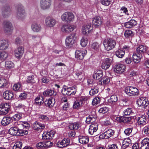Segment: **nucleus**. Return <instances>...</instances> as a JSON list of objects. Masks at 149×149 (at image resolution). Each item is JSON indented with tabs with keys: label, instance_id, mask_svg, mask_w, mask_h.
<instances>
[{
	"label": "nucleus",
	"instance_id": "f257e3e1",
	"mask_svg": "<svg viewBox=\"0 0 149 149\" xmlns=\"http://www.w3.org/2000/svg\"><path fill=\"white\" fill-rule=\"evenodd\" d=\"M146 50L147 47L146 46L142 45H139L136 48V52L132 56L134 62L136 63L140 62L143 55Z\"/></svg>",
	"mask_w": 149,
	"mask_h": 149
},
{
	"label": "nucleus",
	"instance_id": "f03ea898",
	"mask_svg": "<svg viewBox=\"0 0 149 149\" xmlns=\"http://www.w3.org/2000/svg\"><path fill=\"white\" fill-rule=\"evenodd\" d=\"M77 87L76 86L68 87L67 86H64L61 90L62 93L64 95H74L77 92Z\"/></svg>",
	"mask_w": 149,
	"mask_h": 149
},
{
	"label": "nucleus",
	"instance_id": "7ed1b4c3",
	"mask_svg": "<svg viewBox=\"0 0 149 149\" xmlns=\"http://www.w3.org/2000/svg\"><path fill=\"white\" fill-rule=\"evenodd\" d=\"M74 14L72 12H66L61 15V18L62 21L70 23L74 20Z\"/></svg>",
	"mask_w": 149,
	"mask_h": 149
},
{
	"label": "nucleus",
	"instance_id": "20e7f679",
	"mask_svg": "<svg viewBox=\"0 0 149 149\" xmlns=\"http://www.w3.org/2000/svg\"><path fill=\"white\" fill-rule=\"evenodd\" d=\"M125 93L129 96H136L139 93V90L136 88L132 86H127L125 88Z\"/></svg>",
	"mask_w": 149,
	"mask_h": 149
},
{
	"label": "nucleus",
	"instance_id": "39448f33",
	"mask_svg": "<svg viewBox=\"0 0 149 149\" xmlns=\"http://www.w3.org/2000/svg\"><path fill=\"white\" fill-rule=\"evenodd\" d=\"M103 45L105 49L108 51L115 47L116 42L115 40L112 39H107L104 40Z\"/></svg>",
	"mask_w": 149,
	"mask_h": 149
},
{
	"label": "nucleus",
	"instance_id": "423d86ee",
	"mask_svg": "<svg viewBox=\"0 0 149 149\" xmlns=\"http://www.w3.org/2000/svg\"><path fill=\"white\" fill-rule=\"evenodd\" d=\"M3 30L7 34L11 35L12 33L13 26L11 22L8 21H6L3 23Z\"/></svg>",
	"mask_w": 149,
	"mask_h": 149
},
{
	"label": "nucleus",
	"instance_id": "0eeeda50",
	"mask_svg": "<svg viewBox=\"0 0 149 149\" xmlns=\"http://www.w3.org/2000/svg\"><path fill=\"white\" fill-rule=\"evenodd\" d=\"M77 37L76 34L74 33L71 34L67 37L65 40V44L67 46L71 47L74 43Z\"/></svg>",
	"mask_w": 149,
	"mask_h": 149
},
{
	"label": "nucleus",
	"instance_id": "6e6552de",
	"mask_svg": "<svg viewBox=\"0 0 149 149\" xmlns=\"http://www.w3.org/2000/svg\"><path fill=\"white\" fill-rule=\"evenodd\" d=\"M75 28L74 25L70 24H65L61 27V31L63 33H68L72 31Z\"/></svg>",
	"mask_w": 149,
	"mask_h": 149
},
{
	"label": "nucleus",
	"instance_id": "1a4fd4ad",
	"mask_svg": "<svg viewBox=\"0 0 149 149\" xmlns=\"http://www.w3.org/2000/svg\"><path fill=\"white\" fill-rule=\"evenodd\" d=\"M10 105L9 103H4L0 104V114L3 115L6 114L10 109Z\"/></svg>",
	"mask_w": 149,
	"mask_h": 149
},
{
	"label": "nucleus",
	"instance_id": "9d476101",
	"mask_svg": "<svg viewBox=\"0 0 149 149\" xmlns=\"http://www.w3.org/2000/svg\"><path fill=\"white\" fill-rule=\"evenodd\" d=\"M93 29V26L90 23L86 24L82 26L81 31L82 33L87 36Z\"/></svg>",
	"mask_w": 149,
	"mask_h": 149
},
{
	"label": "nucleus",
	"instance_id": "9b49d317",
	"mask_svg": "<svg viewBox=\"0 0 149 149\" xmlns=\"http://www.w3.org/2000/svg\"><path fill=\"white\" fill-rule=\"evenodd\" d=\"M137 104L139 107L145 108L148 105L149 102L148 100L146 97H141L137 101Z\"/></svg>",
	"mask_w": 149,
	"mask_h": 149
},
{
	"label": "nucleus",
	"instance_id": "f8f14e48",
	"mask_svg": "<svg viewBox=\"0 0 149 149\" xmlns=\"http://www.w3.org/2000/svg\"><path fill=\"white\" fill-rule=\"evenodd\" d=\"M114 131L111 129H109L105 131L100 136L101 139H107L111 137L113 135Z\"/></svg>",
	"mask_w": 149,
	"mask_h": 149
},
{
	"label": "nucleus",
	"instance_id": "ddd939ff",
	"mask_svg": "<svg viewBox=\"0 0 149 149\" xmlns=\"http://www.w3.org/2000/svg\"><path fill=\"white\" fill-rule=\"evenodd\" d=\"M45 23L47 27L51 28L53 27L55 25L56 21L53 18L48 17L46 18Z\"/></svg>",
	"mask_w": 149,
	"mask_h": 149
},
{
	"label": "nucleus",
	"instance_id": "4468645a",
	"mask_svg": "<svg viewBox=\"0 0 149 149\" xmlns=\"http://www.w3.org/2000/svg\"><path fill=\"white\" fill-rule=\"evenodd\" d=\"M24 52V48L22 46H19L15 51V56L17 58L20 59L22 56Z\"/></svg>",
	"mask_w": 149,
	"mask_h": 149
},
{
	"label": "nucleus",
	"instance_id": "2eb2a0df",
	"mask_svg": "<svg viewBox=\"0 0 149 149\" xmlns=\"http://www.w3.org/2000/svg\"><path fill=\"white\" fill-rule=\"evenodd\" d=\"M138 125L140 127H143L147 123V118L145 115H141L137 119Z\"/></svg>",
	"mask_w": 149,
	"mask_h": 149
},
{
	"label": "nucleus",
	"instance_id": "dca6fc26",
	"mask_svg": "<svg viewBox=\"0 0 149 149\" xmlns=\"http://www.w3.org/2000/svg\"><path fill=\"white\" fill-rule=\"evenodd\" d=\"M40 7L43 10L49 8L51 4V0H41L40 1Z\"/></svg>",
	"mask_w": 149,
	"mask_h": 149
},
{
	"label": "nucleus",
	"instance_id": "f3484780",
	"mask_svg": "<svg viewBox=\"0 0 149 149\" xmlns=\"http://www.w3.org/2000/svg\"><path fill=\"white\" fill-rule=\"evenodd\" d=\"M26 16V14L23 6H21L20 8H18L17 13V17L19 19H23Z\"/></svg>",
	"mask_w": 149,
	"mask_h": 149
},
{
	"label": "nucleus",
	"instance_id": "a211bd4d",
	"mask_svg": "<svg viewBox=\"0 0 149 149\" xmlns=\"http://www.w3.org/2000/svg\"><path fill=\"white\" fill-rule=\"evenodd\" d=\"M55 133L54 130L44 133L42 134V139L43 140H49L52 139Z\"/></svg>",
	"mask_w": 149,
	"mask_h": 149
},
{
	"label": "nucleus",
	"instance_id": "6ab92c4d",
	"mask_svg": "<svg viewBox=\"0 0 149 149\" xmlns=\"http://www.w3.org/2000/svg\"><path fill=\"white\" fill-rule=\"evenodd\" d=\"M125 65L124 64L117 65L114 69V71L117 73L121 74L125 70Z\"/></svg>",
	"mask_w": 149,
	"mask_h": 149
},
{
	"label": "nucleus",
	"instance_id": "aec40b11",
	"mask_svg": "<svg viewBox=\"0 0 149 149\" xmlns=\"http://www.w3.org/2000/svg\"><path fill=\"white\" fill-rule=\"evenodd\" d=\"M141 149H149V139H144L141 142Z\"/></svg>",
	"mask_w": 149,
	"mask_h": 149
},
{
	"label": "nucleus",
	"instance_id": "412c9836",
	"mask_svg": "<svg viewBox=\"0 0 149 149\" xmlns=\"http://www.w3.org/2000/svg\"><path fill=\"white\" fill-rule=\"evenodd\" d=\"M45 127L44 124L38 122L36 121L33 123L32 127L35 130H43Z\"/></svg>",
	"mask_w": 149,
	"mask_h": 149
},
{
	"label": "nucleus",
	"instance_id": "4be33fe9",
	"mask_svg": "<svg viewBox=\"0 0 149 149\" xmlns=\"http://www.w3.org/2000/svg\"><path fill=\"white\" fill-rule=\"evenodd\" d=\"M92 23L96 27H99L102 23L101 18L98 16L94 17L92 19Z\"/></svg>",
	"mask_w": 149,
	"mask_h": 149
},
{
	"label": "nucleus",
	"instance_id": "5701e85b",
	"mask_svg": "<svg viewBox=\"0 0 149 149\" xmlns=\"http://www.w3.org/2000/svg\"><path fill=\"white\" fill-rule=\"evenodd\" d=\"M70 143V140L68 138L64 139L61 141L58 142V146L60 148L65 147L68 146Z\"/></svg>",
	"mask_w": 149,
	"mask_h": 149
},
{
	"label": "nucleus",
	"instance_id": "b1692460",
	"mask_svg": "<svg viewBox=\"0 0 149 149\" xmlns=\"http://www.w3.org/2000/svg\"><path fill=\"white\" fill-rule=\"evenodd\" d=\"M111 61L109 58H106L105 59L102 65V68L104 70L108 69L110 66Z\"/></svg>",
	"mask_w": 149,
	"mask_h": 149
},
{
	"label": "nucleus",
	"instance_id": "393cba45",
	"mask_svg": "<svg viewBox=\"0 0 149 149\" xmlns=\"http://www.w3.org/2000/svg\"><path fill=\"white\" fill-rule=\"evenodd\" d=\"M98 125L95 123V124H92L89 126L88 130V132L91 135H93L96 132L98 129Z\"/></svg>",
	"mask_w": 149,
	"mask_h": 149
},
{
	"label": "nucleus",
	"instance_id": "a878e982",
	"mask_svg": "<svg viewBox=\"0 0 149 149\" xmlns=\"http://www.w3.org/2000/svg\"><path fill=\"white\" fill-rule=\"evenodd\" d=\"M8 46L9 43L8 40H0V50H6L8 48Z\"/></svg>",
	"mask_w": 149,
	"mask_h": 149
},
{
	"label": "nucleus",
	"instance_id": "bb28decb",
	"mask_svg": "<svg viewBox=\"0 0 149 149\" xmlns=\"http://www.w3.org/2000/svg\"><path fill=\"white\" fill-rule=\"evenodd\" d=\"M3 96L6 100H10L13 97L14 95L13 92L6 91L3 93Z\"/></svg>",
	"mask_w": 149,
	"mask_h": 149
},
{
	"label": "nucleus",
	"instance_id": "cd10ccee",
	"mask_svg": "<svg viewBox=\"0 0 149 149\" xmlns=\"http://www.w3.org/2000/svg\"><path fill=\"white\" fill-rule=\"evenodd\" d=\"M110 79L108 77H104L99 81L100 85L105 86L109 83Z\"/></svg>",
	"mask_w": 149,
	"mask_h": 149
},
{
	"label": "nucleus",
	"instance_id": "c85d7f7f",
	"mask_svg": "<svg viewBox=\"0 0 149 149\" xmlns=\"http://www.w3.org/2000/svg\"><path fill=\"white\" fill-rule=\"evenodd\" d=\"M31 27L32 29L34 32H39L41 31L42 29L40 24L35 22L32 23Z\"/></svg>",
	"mask_w": 149,
	"mask_h": 149
},
{
	"label": "nucleus",
	"instance_id": "c756f323",
	"mask_svg": "<svg viewBox=\"0 0 149 149\" xmlns=\"http://www.w3.org/2000/svg\"><path fill=\"white\" fill-rule=\"evenodd\" d=\"M55 103V99L53 98L46 99L45 102V106L49 108L52 107L54 106Z\"/></svg>",
	"mask_w": 149,
	"mask_h": 149
},
{
	"label": "nucleus",
	"instance_id": "7c9ffc66",
	"mask_svg": "<svg viewBox=\"0 0 149 149\" xmlns=\"http://www.w3.org/2000/svg\"><path fill=\"white\" fill-rule=\"evenodd\" d=\"M85 52L80 50H77L75 52V57L78 59L82 60L83 59L85 55Z\"/></svg>",
	"mask_w": 149,
	"mask_h": 149
},
{
	"label": "nucleus",
	"instance_id": "2f4dec72",
	"mask_svg": "<svg viewBox=\"0 0 149 149\" xmlns=\"http://www.w3.org/2000/svg\"><path fill=\"white\" fill-rule=\"evenodd\" d=\"M103 76V72L102 70H97L95 72L93 75L94 79H98Z\"/></svg>",
	"mask_w": 149,
	"mask_h": 149
},
{
	"label": "nucleus",
	"instance_id": "473e14b6",
	"mask_svg": "<svg viewBox=\"0 0 149 149\" xmlns=\"http://www.w3.org/2000/svg\"><path fill=\"white\" fill-rule=\"evenodd\" d=\"M79 141L80 143L86 144L88 142L89 138L88 137L80 136L78 137Z\"/></svg>",
	"mask_w": 149,
	"mask_h": 149
},
{
	"label": "nucleus",
	"instance_id": "72a5a7b5",
	"mask_svg": "<svg viewBox=\"0 0 149 149\" xmlns=\"http://www.w3.org/2000/svg\"><path fill=\"white\" fill-rule=\"evenodd\" d=\"M125 51L121 49L116 50L115 53V55L118 58H122L124 56Z\"/></svg>",
	"mask_w": 149,
	"mask_h": 149
},
{
	"label": "nucleus",
	"instance_id": "f704fd0d",
	"mask_svg": "<svg viewBox=\"0 0 149 149\" xmlns=\"http://www.w3.org/2000/svg\"><path fill=\"white\" fill-rule=\"evenodd\" d=\"M137 24V22L135 20L132 19L125 23L124 25L126 28H130L135 26Z\"/></svg>",
	"mask_w": 149,
	"mask_h": 149
},
{
	"label": "nucleus",
	"instance_id": "c9c22d12",
	"mask_svg": "<svg viewBox=\"0 0 149 149\" xmlns=\"http://www.w3.org/2000/svg\"><path fill=\"white\" fill-rule=\"evenodd\" d=\"M43 94L45 97H49L52 95H56V93L54 91L49 89L44 91Z\"/></svg>",
	"mask_w": 149,
	"mask_h": 149
},
{
	"label": "nucleus",
	"instance_id": "e433bc0d",
	"mask_svg": "<svg viewBox=\"0 0 149 149\" xmlns=\"http://www.w3.org/2000/svg\"><path fill=\"white\" fill-rule=\"evenodd\" d=\"M9 133L11 135L15 136H18V130L15 126L14 127H12L9 130Z\"/></svg>",
	"mask_w": 149,
	"mask_h": 149
},
{
	"label": "nucleus",
	"instance_id": "4c0bfd02",
	"mask_svg": "<svg viewBox=\"0 0 149 149\" xmlns=\"http://www.w3.org/2000/svg\"><path fill=\"white\" fill-rule=\"evenodd\" d=\"M12 121V118L11 117H4L2 120L1 124L3 125L6 126L9 124Z\"/></svg>",
	"mask_w": 149,
	"mask_h": 149
},
{
	"label": "nucleus",
	"instance_id": "58836bf2",
	"mask_svg": "<svg viewBox=\"0 0 149 149\" xmlns=\"http://www.w3.org/2000/svg\"><path fill=\"white\" fill-rule=\"evenodd\" d=\"M43 98L40 96H37L35 99V104L37 105L40 106L44 103Z\"/></svg>",
	"mask_w": 149,
	"mask_h": 149
},
{
	"label": "nucleus",
	"instance_id": "ea45409f",
	"mask_svg": "<svg viewBox=\"0 0 149 149\" xmlns=\"http://www.w3.org/2000/svg\"><path fill=\"white\" fill-rule=\"evenodd\" d=\"M7 80L3 77H0V88H5L8 84Z\"/></svg>",
	"mask_w": 149,
	"mask_h": 149
},
{
	"label": "nucleus",
	"instance_id": "a19ab883",
	"mask_svg": "<svg viewBox=\"0 0 149 149\" xmlns=\"http://www.w3.org/2000/svg\"><path fill=\"white\" fill-rule=\"evenodd\" d=\"M80 124L79 123H74L70 124L69 125V128L71 130H77L80 127Z\"/></svg>",
	"mask_w": 149,
	"mask_h": 149
},
{
	"label": "nucleus",
	"instance_id": "79ce46f5",
	"mask_svg": "<svg viewBox=\"0 0 149 149\" xmlns=\"http://www.w3.org/2000/svg\"><path fill=\"white\" fill-rule=\"evenodd\" d=\"M100 44L97 42H94L91 45V47L93 50L97 52L99 51L100 48Z\"/></svg>",
	"mask_w": 149,
	"mask_h": 149
},
{
	"label": "nucleus",
	"instance_id": "37998d69",
	"mask_svg": "<svg viewBox=\"0 0 149 149\" xmlns=\"http://www.w3.org/2000/svg\"><path fill=\"white\" fill-rule=\"evenodd\" d=\"M118 146H121V145L120 142L118 141L116 144L109 145L108 148V149H119Z\"/></svg>",
	"mask_w": 149,
	"mask_h": 149
},
{
	"label": "nucleus",
	"instance_id": "c03bdc74",
	"mask_svg": "<svg viewBox=\"0 0 149 149\" xmlns=\"http://www.w3.org/2000/svg\"><path fill=\"white\" fill-rule=\"evenodd\" d=\"M8 54L5 51L0 52V60L4 61L7 58Z\"/></svg>",
	"mask_w": 149,
	"mask_h": 149
},
{
	"label": "nucleus",
	"instance_id": "a18cd8bd",
	"mask_svg": "<svg viewBox=\"0 0 149 149\" xmlns=\"http://www.w3.org/2000/svg\"><path fill=\"white\" fill-rule=\"evenodd\" d=\"M82 103L83 101L81 100H76L74 102L73 105V108L74 109L79 108L81 106Z\"/></svg>",
	"mask_w": 149,
	"mask_h": 149
},
{
	"label": "nucleus",
	"instance_id": "49530a36",
	"mask_svg": "<svg viewBox=\"0 0 149 149\" xmlns=\"http://www.w3.org/2000/svg\"><path fill=\"white\" fill-rule=\"evenodd\" d=\"M13 90L15 91H21L22 88L21 87L20 83H18L15 84L13 86Z\"/></svg>",
	"mask_w": 149,
	"mask_h": 149
},
{
	"label": "nucleus",
	"instance_id": "de8ad7c7",
	"mask_svg": "<svg viewBox=\"0 0 149 149\" xmlns=\"http://www.w3.org/2000/svg\"><path fill=\"white\" fill-rule=\"evenodd\" d=\"M124 36L126 38H132L134 35L133 32L131 30H127L125 31Z\"/></svg>",
	"mask_w": 149,
	"mask_h": 149
},
{
	"label": "nucleus",
	"instance_id": "09e8293b",
	"mask_svg": "<svg viewBox=\"0 0 149 149\" xmlns=\"http://www.w3.org/2000/svg\"><path fill=\"white\" fill-rule=\"evenodd\" d=\"M118 100V97L116 95H112L110 99H109L108 102L111 104H114Z\"/></svg>",
	"mask_w": 149,
	"mask_h": 149
},
{
	"label": "nucleus",
	"instance_id": "8fccbe9b",
	"mask_svg": "<svg viewBox=\"0 0 149 149\" xmlns=\"http://www.w3.org/2000/svg\"><path fill=\"white\" fill-rule=\"evenodd\" d=\"M88 40L87 38L84 37H83L81 40L80 44L83 47H85L87 45L88 43Z\"/></svg>",
	"mask_w": 149,
	"mask_h": 149
},
{
	"label": "nucleus",
	"instance_id": "3c124183",
	"mask_svg": "<svg viewBox=\"0 0 149 149\" xmlns=\"http://www.w3.org/2000/svg\"><path fill=\"white\" fill-rule=\"evenodd\" d=\"M26 81L27 83H34L35 82V81L34 79V76L33 75L28 76Z\"/></svg>",
	"mask_w": 149,
	"mask_h": 149
},
{
	"label": "nucleus",
	"instance_id": "603ef678",
	"mask_svg": "<svg viewBox=\"0 0 149 149\" xmlns=\"http://www.w3.org/2000/svg\"><path fill=\"white\" fill-rule=\"evenodd\" d=\"M22 114L20 113H18L15 114L13 116L11 117L12 121H15L19 120L22 118Z\"/></svg>",
	"mask_w": 149,
	"mask_h": 149
},
{
	"label": "nucleus",
	"instance_id": "864d4df0",
	"mask_svg": "<svg viewBox=\"0 0 149 149\" xmlns=\"http://www.w3.org/2000/svg\"><path fill=\"white\" fill-rule=\"evenodd\" d=\"M22 145V144L21 142H17L13 146V149H21Z\"/></svg>",
	"mask_w": 149,
	"mask_h": 149
},
{
	"label": "nucleus",
	"instance_id": "5fc2aeb1",
	"mask_svg": "<svg viewBox=\"0 0 149 149\" xmlns=\"http://www.w3.org/2000/svg\"><path fill=\"white\" fill-rule=\"evenodd\" d=\"M10 8L9 6L5 7L2 10V14L3 17H6L5 16V14H9L8 12H10Z\"/></svg>",
	"mask_w": 149,
	"mask_h": 149
},
{
	"label": "nucleus",
	"instance_id": "6e6d98bb",
	"mask_svg": "<svg viewBox=\"0 0 149 149\" xmlns=\"http://www.w3.org/2000/svg\"><path fill=\"white\" fill-rule=\"evenodd\" d=\"M95 118L92 116H89L86 118V122L87 124L92 123L95 120Z\"/></svg>",
	"mask_w": 149,
	"mask_h": 149
},
{
	"label": "nucleus",
	"instance_id": "4d7b16f0",
	"mask_svg": "<svg viewBox=\"0 0 149 149\" xmlns=\"http://www.w3.org/2000/svg\"><path fill=\"white\" fill-rule=\"evenodd\" d=\"M130 144V140L125 139L123 141L122 147L125 148L129 146Z\"/></svg>",
	"mask_w": 149,
	"mask_h": 149
},
{
	"label": "nucleus",
	"instance_id": "13d9d810",
	"mask_svg": "<svg viewBox=\"0 0 149 149\" xmlns=\"http://www.w3.org/2000/svg\"><path fill=\"white\" fill-rule=\"evenodd\" d=\"M100 97H95L93 100L92 104L93 105L95 106L100 103Z\"/></svg>",
	"mask_w": 149,
	"mask_h": 149
},
{
	"label": "nucleus",
	"instance_id": "bf43d9fd",
	"mask_svg": "<svg viewBox=\"0 0 149 149\" xmlns=\"http://www.w3.org/2000/svg\"><path fill=\"white\" fill-rule=\"evenodd\" d=\"M98 90L97 87H92L89 91V93L91 95H95L98 93Z\"/></svg>",
	"mask_w": 149,
	"mask_h": 149
},
{
	"label": "nucleus",
	"instance_id": "052dcab7",
	"mask_svg": "<svg viewBox=\"0 0 149 149\" xmlns=\"http://www.w3.org/2000/svg\"><path fill=\"white\" fill-rule=\"evenodd\" d=\"M5 66L7 68H10L14 67V64L11 61H7L5 62Z\"/></svg>",
	"mask_w": 149,
	"mask_h": 149
},
{
	"label": "nucleus",
	"instance_id": "680f3d73",
	"mask_svg": "<svg viewBox=\"0 0 149 149\" xmlns=\"http://www.w3.org/2000/svg\"><path fill=\"white\" fill-rule=\"evenodd\" d=\"M109 111V109L107 107H103L100 108L98 111L100 113H104Z\"/></svg>",
	"mask_w": 149,
	"mask_h": 149
},
{
	"label": "nucleus",
	"instance_id": "e2e57ef3",
	"mask_svg": "<svg viewBox=\"0 0 149 149\" xmlns=\"http://www.w3.org/2000/svg\"><path fill=\"white\" fill-rule=\"evenodd\" d=\"M15 126L16 127L18 130H19L23 128V124L22 122H18L16 123L15 124Z\"/></svg>",
	"mask_w": 149,
	"mask_h": 149
},
{
	"label": "nucleus",
	"instance_id": "0e129e2a",
	"mask_svg": "<svg viewBox=\"0 0 149 149\" xmlns=\"http://www.w3.org/2000/svg\"><path fill=\"white\" fill-rule=\"evenodd\" d=\"M123 113L125 115H129L132 113V109L130 108H128L125 110Z\"/></svg>",
	"mask_w": 149,
	"mask_h": 149
},
{
	"label": "nucleus",
	"instance_id": "69168bd1",
	"mask_svg": "<svg viewBox=\"0 0 149 149\" xmlns=\"http://www.w3.org/2000/svg\"><path fill=\"white\" fill-rule=\"evenodd\" d=\"M39 118L42 119L44 122H46L48 120L49 118L45 115H40L39 116Z\"/></svg>",
	"mask_w": 149,
	"mask_h": 149
},
{
	"label": "nucleus",
	"instance_id": "338daca9",
	"mask_svg": "<svg viewBox=\"0 0 149 149\" xmlns=\"http://www.w3.org/2000/svg\"><path fill=\"white\" fill-rule=\"evenodd\" d=\"M131 118L130 117H126L123 118L122 121L124 123H129L131 121Z\"/></svg>",
	"mask_w": 149,
	"mask_h": 149
},
{
	"label": "nucleus",
	"instance_id": "774afa93",
	"mask_svg": "<svg viewBox=\"0 0 149 149\" xmlns=\"http://www.w3.org/2000/svg\"><path fill=\"white\" fill-rule=\"evenodd\" d=\"M27 97V94L26 93H20L19 95V97L21 100L26 99Z\"/></svg>",
	"mask_w": 149,
	"mask_h": 149
}]
</instances>
